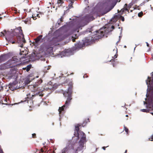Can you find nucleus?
<instances>
[{"label": "nucleus", "mask_w": 153, "mask_h": 153, "mask_svg": "<svg viewBox=\"0 0 153 153\" xmlns=\"http://www.w3.org/2000/svg\"><path fill=\"white\" fill-rule=\"evenodd\" d=\"M122 35H120V36H119V41H118L116 42V44H117L118 43V42H119L120 41V39H121V38H122Z\"/></svg>", "instance_id": "nucleus-33"}, {"label": "nucleus", "mask_w": 153, "mask_h": 153, "mask_svg": "<svg viewBox=\"0 0 153 153\" xmlns=\"http://www.w3.org/2000/svg\"><path fill=\"white\" fill-rule=\"evenodd\" d=\"M20 52L19 53V54L20 55H22V56H21L20 58L23 59H25L26 58V56L27 53V51H24L23 50H20Z\"/></svg>", "instance_id": "nucleus-14"}, {"label": "nucleus", "mask_w": 153, "mask_h": 153, "mask_svg": "<svg viewBox=\"0 0 153 153\" xmlns=\"http://www.w3.org/2000/svg\"><path fill=\"white\" fill-rule=\"evenodd\" d=\"M131 12H132V10H131Z\"/></svg>", "instance_id": "nucleus-62"}, {"label": "nucleus", "mask_w": 153, "mask_h": 153, "mask_svg": "<svg viewBox=\"0 0 153 153\" xmlns=\"http://www.w3.org/2000/svg\"><path fill=\"white\" fill-rule=\"evenodd\" d=\"M111 30L109 28H107L106 26L101 28L99 30H96L94 32V35L85 38L83 39V42H79L76 44H75L76 49L81 48L85 45H87L94 42L95 41L102 37L104 34L109 31H111Z\"/></svg>", "instance_id": "nucleus-2"}, {"label": "nucleus", "mask_w": 153, "mask_h": 153, "mask_svg": "<svg viewBox=\"0 0 153 153\" xmlns=\"http://www.w3.org/2000/svg\"><path fill=\"white\" fill-rule=\"evenodd\" d=\"M134 3L132 2H131L130 3H129L128 5L127 6V8H131V7L132 5H133Z\"/></svg>", "instance_id": "nucleus-27"}, {"label": "nucleus", "mask_w": 153, "mask_h": 153, "mask_svg": "<svg viewBox=\"0 0 153 153\" xmlns=\"http://www.w3.org/2000/svg\"><path fill=\"white\" fill-rule=\"evenodd\" d=\"M42 82V80H41V82Z\"/></svg>", "instance_id": "nucleus-61"}, {"label": "nucleus", "mask_w": 153, "mask_h": 153, "mask_svg": "<svg viewBox=\"0 0 153 153\" xmlns=\"http://www.w3.org/2000/svg\"><path fill=\"white\" fill-rule=\"evenodd\" d=\"M138 15L139 17H141L143 15V13L142 12H140L138 13Z\"/></svg>", "instance_id": "nucleus-30"}, {"label": "nucleus", "mask_w": 153, "mask_h": 153, "mask_svg": "<svg viewBox=\"0 0 153 153\" xmlns=\"http://www.w3.org/2000/svg\"><path fill=\"white\" fill-rule=\"evenodd\" d=\"M82 126H83V124H82Z\"/></svg>", "instance_id": "nucleus-60"}, {"label": "nucleus", "mask_w": 153, "mask_h": 153, "mask_svg": "<svg viewBox=\"0 0 153 153\" xmlns=\"http://www.w3.org/2000/svg\"><path fill=\"white\" fill-rule=\"evenodd\" d=\"M149 1V0H146L145 1L146 2H147Z\"/></svg>", "instance_id": "nucleus-51"}, {"label": "nucleus", "mask_w": 153, "mask_h": 153, "mask_svg": "<svg viewBox=\"0 0 153 153\" xmlns=\"http://www.w3.org/2000/svg\"><path fill=\"white\" fill-rule=\"evenodd\" d=\"M43 36L42 35H40L37 37L36 38L34 39L35 42L34 43L38 45H39L40 43H42L43 42V39H42V37Z\"/></svg>", "instance_id": "nucleus-12"}, {"label": "nucleus", "mask_w": 153, "mask_h": 153, "mask_svg": "<svg viewBox=\"0 0 153 153\" xmlns=\"http://www.w3.org/2000/svg\"><path fill=\"white\" fill-rule=\"evenodd\" d=\"M67 82L68 83V85L69 86V87L68 88L67 91H68V89L69 88L71 87V91H72V86L73 85V83H72V82L71 81H70L69 82H68V81H67Z\"/></svg>", "instance_id": "nucleus-21"}, {"label": "nucleus", "mask_w": 153, "mask_h": 153, "mask_svg": "<svg viewBox=\"0 0 153 153\" xmlns=\"http://www.w3.org/2000/svg\"><path fill=\"white\" fill-rule=\"evenodd\" d=\"M122 29L121 28V31H120V35H122Z\"/></svg>", "instance_id": "nucleus-39"}, {"label": "nucleus", "mask_w": 153, "mask_h": 153, "mask_svg": "<svg viewBox=\"0 0 153 153\" xmlns=\"http://www.w3.org/2000/svg\"><path fill=\"white\" fill-rule=\"evenodd\" d=\"M105 148L106 147L104 146L102 147V149L104 150H105Z\"/></svg>", "instance_id": "nucleus-43"}, {"label": "nucleus", "mask_w": 153, "mask_h": 153, "mask_svg": "<svg viewBox=\"0 0 153 153\" xmlns=\"http://www.w3.org/2000/svg\"><path fill=\"white\" fill-rule=\"evenodd\" d=\"M128 115H126V117H128Z\"/></svg>", "instance_id": "nucleus-56"}, {"label": "nucleus", "mask_w": 153, "mask_h": 153, "mask_svg": "<svg viewBox=\"0 0 153 153\" xmlns=\"http://www.w3.org/2000/svg\"><path fill=\"white\" fill-rule=\"evenodd\" d=\"M116 17H115L114 18H113L111 20V21H113L114 22H116Z\"/></svg>", "instance_id": "nucleus-34"}, {"label": "nucleus", "mask_w": 153, "mask_h": 153, "mask_svg": "<svg viewBox=\"0 0 153 153\" xmlns=\"http://www.w3.org/2000/svg\"><path fill=\"white\" fill-rule=\"evenodd\" d=\"M139 7V6H138L136 5H135L134 7V9H136L137 8H138Z\"/></svg>", "instance_id": "nucleus-35"}, {"label": "nucleus", "mask_w": 153, "mask_h": 153, "mask_svg": "<svg viewBox=\"0 0 153 153\" xmlns=\"http://www.w3.org/2000/svg\"><path fill=\"white\" fill-rule=\"evenodd\" d=\"M27 102V103L28 104L29 103V102H30V103H33V102H32V100H31L30 99V98H29L28 97H27L26 98H25V100H22L21 101V102ZM31 104L30 105H29L30 106L31 105Z\"/></svg>", "instance_id": "nucleus-16"}, {"label": "nucleus", "mask_w": 153, "mask_h": 153, "mask_svg": "<svg viewBox=\"0 0 153 153\" xmlns=\"http://www.w3.org/2000/svg\"><path fill=\"white\" fill-rule=\"evenodd\" d=\"M149 140L151 141H153V134H152L150 137V138H149Z\"/></svg>", "instance_id": "nucleus-31"}, {"label": "nucleus", "mask_w": 153, "mask_h": 153, "mask_svg": "<svg viewBox=\"0 0 153 153\" xmlns=\"http://www.w3.org/2000/svg\"><path fill=\"white\" fill-rule=\"evenodd\" d=\"M41 152H42V153H43V152H44V151L43 150V149H41Z\"/></svg>", "instance_id": "nucleus-42"}, {"label": "nucleus", "mask_w": 153, "mask_h": 153, "mask_svg": "<svg viewBox=\"0 0 153 153\" xmlns=\"http://www.w3.org/2000/svg\"><path fill=\"white\" fill-rule=\"evenodd\" d=\"M8 55L7 54H2L0 56V62H4L6 60L7 58Z\"/></svg>", "instance_id": "nucleus-15"}, {"label": "nucleus", "mask_w": 153, "mask_h": 153, "mask_svg": "<svg viewBox=\"0 0 153 153\" xmlns=\"http://www.w3.org/2000/svg\"><path fill=\"white\" fill-rule=\"evenodd\" d=\"M150 113L153 115V113L152 112V113Z\"/></svg>", "instance_id": "nucleus-54"}, {"label": "nucleus", "mask_w": 153, "mask_h": 153, "mask_svg": "<svg viewBox=\"0 0 153 153\" xmlns=\"http://www.w3.org/2000/svg\"><path fill=\"white\" fill-rule=\"evenodd\" d=\"M41 60H43V61H45V59H41Z\"/></svg>", "instance_id": "nucleus-47"}, {"label": "nucleus", "mask_w": 153, "mask_h": 153, "mask_svg": "<svg viewBox=\"0 0 153 153\" xmlns=\"http://www.w3.org/2000/svg\"><path fill=\"white\" fill-rule=\"evenodd\" d=\"M111 28L112 29H114V26H112Z\"/></svg>", "instance_id": "nucleus-40"}, {"label": "nucleus", "mask_w": 153, "mask_h": 153, "mask_svg": "<svg viewBox=\"0 0 153 153\" xmlns=\"http://www.w3.org/2000/svg\"><path fill=\"white\" fill-rule=\"evenodd\" d=\"M94 17L91 14H88L85 16L78 18L77 19V21L79 22V26L77 28L83 27L86 25L89 21L94 20Z\"/></svg>", "instance_id": "nucleus-6"}, {"label": "nucleus", "mask_w": 153, "mask_h": 153, "mask_svg": "<svg viewBox=\"0 0 153 153\" xmlns=\"http://www.w3.org/2000/svg\"><path fill=\"white\" fill-rule=\"evenodd\" d=\"M72 91H71V87L69 88L68 91H65L63 92L64 97H67V99L65 104L62 107H59L58 109L60 116L59 121H60L61 115L64 114V111L68 108L69 106L71 103V101L72 99Z\"/></svg>", "instance_id": "nucleus-4"}, {"label": "nucleus", "mask_w": 153, "mask_h": 153, "mask_svg": "<svg viewBox=\"0 0 153 153\" xmlns=\"http://www.w3.org/2000/svg\"><path fill=\"white\" fill-rule=\"evenodd\" d=\"M118 16L119 17V18L121 19L122 21H124L125 19L123 17L121 16L120 15Z\"/></svg>", "instance_id": "nucleus-29"}, {"label": "nucleus", "mask_w": 153, "mask_h": 153, "mask_svg": "<svg viewBox=\"0 0 153 153\" xmlns=\"http://www.w3.org/2000/svg\"><path fill=\"white\" fill-rule=\"evenodd\" d=\"M87 120H88V122H89V119L88 118V119Z\"/></svg>", "instance_id": "nucleus-57"}, {"label": "nucleus", "mask_w": 153, "mask_h": 153, "mask_svg": "<svg viewBox=\"0 0 153 153\" xmlns=\"http://www.w3.org/2000/svg\"><path fill=\"white\" fill-rule=\"evenodd\" d=\"M78 36L76 34H74L72 36H71L70 37H71L72 41L74 42L75 41V39L78 37Z\"/></svg>", "instance_id": "nucleus-18"}, {"label": "nucleus", "mask_w": 153, "mask_h": 153, "mask_svg": "<svg viewBox=\"0 0 153 153\" xmlns=\"http://www.w3.org/2000/svg\"><path fill=\"white\" fill-rule=\"evenodd\" d=\"M146 44L147 46L148 47L149 46V44L147 42H146Z\"/></svg>", "instance_id": "nucleus-44"}, {"label": "nucleus", "mask_w": 153, "mask_h": 153, "mask_svg": "<svg viewBox=\"0 0 153 153\" xmlns=\"http://www.w3.org/2000/svg\"><path fill=\"white\" fill-rule=\"evenodd\" d=\"M30 82V81L28 79H27L25 81V84L26 85L28 84Z\"/></svg>", "instance_id": "nucleus-28"}, {"label": "nucleus", "mask_w": 153, "mask_h": 153, "mask_svg": "<svg viewBox=\"0 0 153 153\" xmlns=\"http://www.w3.org/2000/svg\"><path fill=\"white\" fill-rule=\"evenodd\" d=\"M49 69H50V68H49V67H48V68H47V69L49 70Z\"/></svg>", "instance_id": "nucleus-55"}, {"label": "nucleus", "mask_w": 153, "mask_h": 153, "mask_svg": "<svg viewBox=\"0 0 153 153\" xmlns=\"http://www.w3.org/2000/svg\"><path fill=\"white\" fill-rule=\"evenodd\" d=\"M152 79L149 77L146 81L147 85L148 88L147 89V94L146 95L147 98L145 99L146 102L143 101L144 104H146V107L149 108V110L153 111V72L152 73Z\"/></svg>", "instance_id": "nucleus-3"}, {"label": "nucleus", "mask_w": 153, "mask_h": 153, "mask_svg": "<svg viewBox=\"0 0 153 153\" xmlns=\"http://www.w3.org/2000/svg\"><path fill=\"white\" fill-rule=\"evenodd\" d=\"M80 126L77 124L75 126L74 136L73 137L74 141L72 145L63 149L61 153H82L85 149L84 145L87 141L86 136L84 133L79 131Z\"/></svg>", "instance_id": "nucleus-1"}, {"label": "nucleus", "mask_w": 153, "mask_h": 153, "mask_svg": "<svg viewBox=\"0 0 153 153\" xmlns=\"http://www.w3.org/2000/svg\"><path fill=\"white\" fill-rule=\"evenodd\" d=\"M36 17H40V16H39V14L38 13L36 14L35 15V14H33L32 17L33 18V20H36Z\"/></svg>", "instance_id": "nucleus-22"}, {"label": "nucleus", "mask_w": 153, "mask_h": 153, "mask_svg": "<svg viewBox=\"0 0 153 153\" xmlns=\"http://www.w3.org/2000/svg\"><path fill=\"white\" fill-rule=\"evenodd\" d=\"M10 32L9 31H6L5 30L4 31V32H1L0 33V36H4L6 39L11 42L12 44H14L15 43V41H12V38H10L8 36V35L10 34Z\"/></svg>", "instance_id": "nucleus-11"}, {"label": "nucleus", "mask_w": 153, "mask_h": 153, "mask_svg": "<svg viewBox=\"0 0 153 153\" xmlns=\"http://www.w3.org/2000/svg\"><path fill=\"white\" fill-rule=\"evenodd\" d=\"M24 22H25V24H27L28 23V22H27L28 21H26V20H25Z\"/></svg>", "instance_id": "nucleus-41"}, {"label": "nucleus", "mask_w": 153, "mask_h": 153, "mask_svg": "<svg viewBox=\"0 0 153 153\" xmlns=\"http://www.w3.org/2000/svg\"><path fill=\"white\" fill-rule=\"evenodd\" d=\"M89 9V6H87L85 8L84 10V12L85 13H88V10Z\"/></svg>", "instance_id": "nucleus-23"}, {"label": "nucleus", "mask_w": 153, "mask_h": 153, "mask_svg": "<svg viewBox=\"0 0 153 153\" xmlns=\"http://www.w3.org/2000/svg\"><path fill=\"white\" fill-rule=\"evenodd\" d=\"M31 68V65H28L25 68H26V70L28 72L30 70Z\"/></svg>", "instance_id": "nucleus-25"}, {"label": "nucleus", "mask_w": 153, "mask_h": 153, "mask_svg": "<svg viewBox=\"0 0 153 153\" xmlns=\"http://www.w3.org/2000/svg\"><path fill=\"white\" fill-rule=\"evenodd\" d=\"M51 153H55V152L54 151H53V152L51 151Z\"/></svg>", "instance_id": "nucleus-48"}, {"label": "nucleus", "mask_w": 153, "mask_h": 153, "mask_svg": "<svg viewBox=\"0 0 153 153\" xmlns=\"http://www.w3.org/2000/svg\"><path fill=\"white\" fill-rule=\"evenodd\" d=\"M19 32L21 33L20 35L17 37V42L20 44L19 46L22 48L23 46V44L26 42V41L24 38V35L22 33V30H21Z\"/></svg>", "instance_id": "nucleus-10"}, {"label": "nucleus", "mask_w": 153, "mask_h": 153, "mask_svg": "<svg viewBox=\"0 0 153 153\" xmlns=\"http://www.w3.org/2000/svg\"><path fill=\"white\" fill-rule=\"evenodd\" d=\"M64 3L63 0H58L56 4V7H60L63 6L62 4Z\"/></svg>", "instance_id": "nucleus-17"}, {"label": "nucleus", "mask_w": 153, "mask_h": 153, "mask_svg": "<svg viewBox=\"0 0 153 153\" xmlns=\"http://www.w3.org/2000/svg\"><path fill=\"white\" fill-rule=\"evenodd\" d=\"M145 4V2H143L140 5V6H142Z\"/></svg>", "instance_id": "nucleus-36"}, {"label": "nucleus", "mask_w": 153, "mask_h": 153, "mask_svg": "<svg viewBox=\"0 0 153 153\" xmlns=\"http://www.w3.org/2000/svg\"><path fill=\"white\" fill-rule=\"evenodd\" d=\"M18 59L16 58H12L8 61L9 63H13L17 61Z\"/></svg>", "instance_id": "nucleus-19"}, {"label": "nucleus", "mask_w": 153, "mask_h": 153, "mask_svg": "<svg viewBox=\"0 0 153 153\" xmlns=\"http://www.w3.org/2000/svg\"><path fill=\"white\" fill-rule=\"evenodd\" d=\"M125 131L127 133V134H128V128H126L125 130Z\"/></svg>", "instance_id": "nucleus-37"}, {"label": "nucleus", "mask_w": 153, "mask_h": 153, "mask_svg": "<svg viewBox=\"0 0 153 153\" xmlns=\"http://www.w3.org/2000/svg\"><path fill=\"white\" fill-rule=\"evenodd\" d=\"M127 4H125L124 6V8L121 9L120 10L121 12H123L125 10H126L128 12V10L127 8Z\"/></svg>", "instance_id": "nucleus-20"}, {"label": "nucleus", "mask_w": 153, "mask_h": 153, "mask_svg": "<svg viewBox=\"0 0 153 153\" xmlns=\"http://www.w3.org/2000/svg\"><path fill=\"white\" fill-rule=\"evenodd\" d=\"M124 130H125L126 128H127L125 126H124Z\"/></svg>", "instance_id": "nucleus-45"}, {"label": "nucleus", "mask_w": 153, "mask_h": 153, "mask_svg": "<svg viewBox=\"0 0 153 153\" xmlns=\"http://www.w3.org/2000/svg\"><path fill=\"white\" fill-rule=\"evenodd\" d=\"M29 88L31 91L34 92L33 94L32 95V97L35 96L41 97L43 96V92L39 89L38 82L35 83L33 85L30 86Z\"/></svg>", "instance_id": "nucleus-8"}, {"label": "nucleus", "mask_w": 153, "mask_h": 153, "mask_svg": "<svg viewBox=\"0 0 153 153\" xmlns=\"http://www.w3.org/2000/svg\"><path fill=\"white\" fill-rule=\"evenodd\" d=\"M140 111L143 112H147L148 110L146 109H141Z\"/></svg>", "instance_id": "nucleus-32"}, {"label": "nucleus", "mask_w": 153, "mask_h": 153, "mask_svg": "<svg viewBox=\"0 0 153 153\" xmlns=\"http://www.w3.org/2000/svg\"><path fill=\"white\" fill-rule=\"evenodd\" d=\"M113 61V59H112L111 60L109 61V62H111V61Z\"/></svg>", "instance_id": "nucleus-52"}, {"label": "nucleus", "mask_w": 153, "mask_h": 153, "mask_svg": "<svg viewBox=\"0 0 153 153\" xmlns=\"http://www.w3.org/2000/svg\"><path fill=\"white\" fill-rule=\"evenodd\" d=\"M113 51H114L115 52H116V54L114 55V56L113 57H112L114 59L115 58H116L117 57V49H114V50Z\"/></svg>", "instance_id": "nucleus-24"}, {"label": "nucleus", "mask_w": 153, "mask_h": 153, "mask_svg": "<svg viewBox=\"0 0 153 153\" xmlns=\"http://www.w3.org/2000/svg\"><path fill=\"white\" fill-rule=\"evenodd\" d=\"M23 69L24 70H26V68H23Z\"/></svg>", "instance_id": "nucleus-53"}, {"label": "nucleus", "mask_w": 153, "mask_h": 153, "mask_svg": "<svg viewBox=\"0 0 153 153\" xmlns=\"http://www.w3.org/2000/svg\"><path fill=\"white\" fill-rule=\"evenodd\" d=\"M26 10V9H25L24 10L25 11Z\"/></svg>", "instance_id": "nucleus-64"}, {"label": "nucleus", "mask_w": 153, "mask_h": 153, "mask_svg": "<svg viewBox=\"0 0 153 153\" xmlns=\"http://www.w3.org/2000/svg\"><path fill=\"white\" fill-rule=\"evenodd\" d=\"M136 45V46L134 48V50H135V49L136 48V47L137 46V45Z\"/></svg>", "instance_id": "nucleus-49"}, {"label": "nucleus", "mask_w": 153, "mask_h": 153, "mask_svg": "<svg viewBox=\"0 0 153 153\" xmlns=\"http://www.w3.org/2000/svg\"><path fill=\"white\" fill-rule=\"evenodd\" d=\"M73 54V53L70 49H65L58 54V57L62 58L64 56H68Z\"/></svg>", "instance_id": "nucleus-9"}, {"label": "nucleus", "mask_w": 153, "mask_h": 153, "mask_svg": "<svg viewBox=\"0 0 153 153\" xmlns=\"http://www.w3.org/2000/svg\"><path fill=\"white\" fill-rule=\"evenodd\" d=\"M150 6L151 7V9L153 11V7H151V5H150Z\"/></svg>", "instance_id": "nucleus-46"}, {"label": "nucleus", "mask_w": 153, "mask_h": 153, "mask_svg": "<svg viewBox=\"0 0 153 153\" xmlns=\"http://www.w3.org/2000/svg\"><path fill=\"white\" fill-rule=\"evenodd\" d=\"M9 88L12 91L18 88L17 87V84L16 82H13L9 84Z\"/></svg>", "instance_id": "nucleus-13"}, {"label": "nucleus", "mask_w": 153, "mask_h": 153, "mask_svg": "<svg viewBox=\"0 0 153 153\" xmlns=\"http://www.w3.org/2000/svg\"><path fill=\"white\" fill-rule=\"evenodd\" d=\"M124 47L125 48H126V45H125L124 46Z\"/></svg>", "instance_id": "nucleus-58"}, {"label": "nucleus", "mask_w": 153, "mask_h": 153, "mask_svg": "<svg viewBox=\"0 0 153 153\" xmlns=\"http://www.w3.org/2000/svg\"><path fill=\"white\" fill-rule=\"evenodd\" d=\"M118 28H119V29H120V27H119Z\"/></svg>", "instance_id": "nucleus-63"}, {"label": "nucleus", "mask_w": 153, "mask_h": 153, "mask_svg": "<svg viewBox=\"0 0 153 153\" xmlns=\"http://www.w3.org/2000/svg\"><path fill=\"white\" fill-rule=\"evenodd\" d=\"M32 137L33 138H35L36 137V134H32Z\"/></svg>", "instance_id": "nucleus-38"}, {"label": "nucleus", "mask_w": 153, "mask_h": 153, "mask_svg": "<svg viewBox=\"0 0 153 153\" xmlns=\"http://www.w3.org/2000/svg\"><path fill=\"white\" fill-rule=\"evenodd\" d=\"M127 152V150H126L124 153H126Z\"/></svg>", "instance_id": "nucleus-50"}, {"label": "nucleus", "mask_w": 153, "mask_h": 153, "mask_svg": "<svg viewBox=\"0 0 153 153\" xmlns=\"http://www.w3.org/2000/svg\"><path fill=\"white\" fill-rule=\"evenodd\" d=\"M56 33H58V31H56Z\"/></svg>", "instance_id": "nucleus-59"}, {"label": "nucleus", "mask_w": 153, "mask_h": 153, "mask_svg": "<svg viewBox=\"0 0 153 153\" xmlns=\"http://www.w3.org/2000/svg\"><path fill=\"white\" fill-rule=\"evenodd\" d=\"M116 0H105L102 5V9L106 13L111 10L114 6Z\"/></svg>", "instance_id": "nucleus-7"}, {"label": "nucleus", "mask_w": 153, "mask_h": 153, "mask_svg": "<svg viewBox=\"0 0 153 153\" xmlns=\"http://www.w3.org/2000/svg\"><path fill=\"white\" fill-rule=\"evenodd\" d=\"M61 36H59L55 37H53L50 41L42 45V46L43 50L49 54L52 53L53 47L58 45V42L62 39Z\"/></svg>", "instance_id": "nucleus-5"}, {"label": "nucleus", "mask_w": 153, "mask_h": 153, "mask_svg": "<svg viewBox=\"0 0 153 153\" xmlns=\"http://www.w3.org/2000/svg\"><path fill=\"white\" fill-rule=\"evenodd\" d=\"M62 21V18H60L59 21H58L56 24V25L57 26V27H58L59 25L61 23V22Z\"/></svg>", "instance_id": "nucleus-26"}]
</instances>
